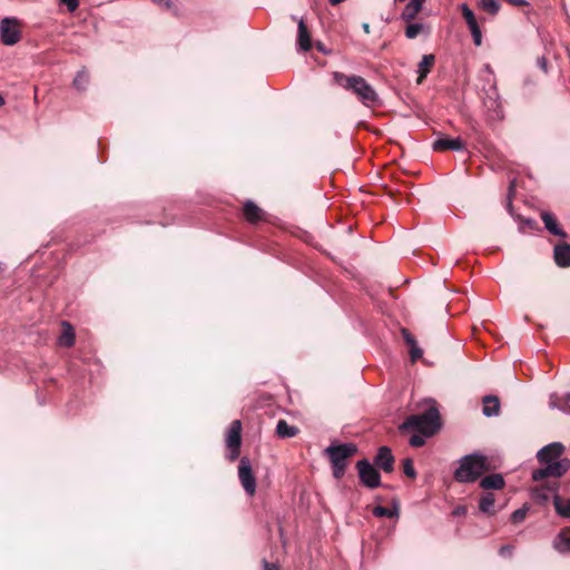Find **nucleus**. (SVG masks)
Segmentation results:
<instances>
[{"label":"nucleus","instance_id":"f257e3e1","mask_svg":"<svg viewBox=\"0 0 570 570\" xmlns=\"http://www.w3.org/2000/svg\"><path fill=\"white\" fill-rule=\"evenodd\" d=\"M564 452V445L561 442H552L537 453V459L544 464L543 468L532 472L534 481H542L547 478H560L570 469L569 459H560Z\"/></svg>","mask_w":570,"mask_h":570},{"label":"nucleus","instance_id":"f03ea898","mask_svg":"<svg viewBox=\"0 0 570 570\" xmlns=\"http://www.w3.org/2000/svg\"><path fill=\"white\" fill-rule=\"evenodd\" d=\"M441 428L439 410L430 405L420 414L410 415L400 426L401 431H415L425 435H434Z\"/></svg>","mask_w":570,"mask_h":570},{"label":"nucleus","instance_id":"7ed1b4c3","mask_svg":"<svg viewBox=\"0 0 570 570\" xmlns=\"http://www.w3.org/2000/svg\"><path fill=\"white\" fill-rule=\"evenodd\" d=\"M490 469L488 458L480 453H471L459 460L454 479L460 483H472Z\"/></svg>","mask_w":570,"mask_h":570},{"label":"nucleus","instance_id":"20e7f679","mask_svg":"<svg viewBox=\"0 0 570 570\" xmlns=\"http://www.w3.org/2000/svg\"><path fill=\"white\" fill-rule=\"evenodd\" d=\"M334 81L344 89L351 90L365 106L377 102L379 97L374 88L360 76H345L342 72L333 73Z\"/></svg>","mask_w":570,"mask_h":570},{"label":"nucleus","instance_id":"39448f33","mask_svg":"<svg viewBox=\"0 0 570 570\" xmlns=\"http://www.w3.org/2000/svg\"><path fill=\"white\" fill-rule=\"evenodd\" d=\"M356 452L357 446L354 443L330 445L325 449V453L332 463L333 475L335 479H341L343 476L347 465V459L353 456Z\"/></svg>","mask_w":570,"mask_h":570},{"label":"nucleus","instance_id":"423d86ee","mask_svg":"<svg viewBox=\"0 0 570 570\" xmlns=\"http://www.w3.org/2000/svg\"><path fill=\"white\" fill-rule=\"evenodd\" d=\"M356 468L360 481L363 485L370 489H375L381 485V475L368 460L364 459L358 461Z\"/></svg>","mask_w":570,"mask_h":570},{"label":"nucleus","instance_id":"0eeeda50","mask_svg":"<svg viewBox=\"0 0 570 570\" xmlns=\"http://www.w3.org/2000/svg\"><path fill=\"white\" fill-rule=\"evenodd\" d=\"M1 41L6 46H13L21 39L19 21L16 18L6 17L0 21Z\"/></svg>","mask_w":570,"mask_h":570},{"label":"nucleus","instance_id":"6e6552de","mask_svg":"<svg viewBox=\"0 0 570 570\" xmlns=\"http://www.w3.org/2000/svg\"><path fill=\"white\" fill-rule=\"evenodd\" d=\"M238 478L245 492L252 497L256 492V479L254 476L250 461L247 456L239 460Z\"/></svg>","mask_w":570,"mask_h":570},{"label":"nucleus","instance_id":"1a4fd4ad","mask_svg":"<svg viewBox=\"0 0 570 570\" xmlns=\"http://www.w3.org/2000/svg\"><path fill=\"white\" fill-rule=\"evenodd\" d=\"M242 423L235 420L230 423L226 435V446L229 450L228 459L234 461L239 456V449L242 444Z\"/></svg>","mask_w":570,"mask_h":570},{"label":"nucleus","instance_id":"9d476101","mask_svg":"<svg viewBox=\"0 0 570 570\" xmlns=\"http://www.w3.org/2000/svg\"><path fill=\"white\" fill-rule=\"evenodd\" d=\"M483 105L491 120H498L503 117L502 106L495 91L488 94L483 100Z\"/></svg>","mask_w":570,"mask_h":570},{"label":"nucleus","instance_id":"9b49d317","mask_svg":"<svg viewBox=\"0 0 570 570\" xmlns=\"http://www.w3.org/2000/svg\"><path fill=\"white\" fill-rule=\"evenodd\" d=\"M374 464L387 473L394 470V456L389 446H381L379 449L374 458Z\"/></svg>","mask_w":570,"mask_h":570},{"label":"nucleus","instance_id":"f8f14e48","mask_svg":"<svg viewBox=\"0 0 570 570\" xmlns=\"http://www.w3.org/2000/svg\"><path fill=\"white\" fill-rule=\"evenodd\" d=\"M296 20L295 16H292ZM312 48L311 33L303 19H297V49L299 51H308Z\"/></svg>","mask_w":570,"mask_h":570},{"label":"nucleus","instance_id":"ddd939ff","mask_svg":"<svg viewBox=\"0 0 570 570\" xmlns=\"http://www.w3.org/2000/svg\"><path fill=\"white\" fill-rule=\"evenodd\" d=\"M433 150L443 151V150H454L462 151L465 149V144L461 138H439L433 145Z\"/></svg>","mask_w":570,"mask_h":570},{"label":"nucleus","instance_id":"4468645a","mask_svg":"<svg viewBox=\"0 0 570 570\" xmlns=\"http://www.w3.org/2000/svg\"><path fill=\"white\" fill-rule=\"evenodd\" d=\"M553 258L559 267L570 266V244L561 243L554 246Z\"/></svg>","mask_w":570,"mask_h":570},{"label":"nucleus","instance_id":"2eb2a0df","mask_svg":"<svg viewBox=\"0 0 570 570\" xmlns=\"http://www.w3.org/2000/svg\"><path fill=\"white\" fill-rule=\"evenodd\" d=\"M541 219L544 224V228L552 235L559 236L561 238H566L568 235L567 233L559 226L556 217L553 214L549 212H542L541 213Z\"/></svg>","mask_w":570,"mask_h":570},{"label":"nucleus","instance_id":"dca6fc26","mask_svg":"<svg viewBox=\"0 0 570 570\" xmlns=\"http://www.w3.org/2000/svg\"><path fill=\"white\" fill-rule=\"evenodd\" d=\"M553 548L559 553H570V528H566L558 533L553 540Z\"/></svg>","mask_w":570,"mask_h":570},{"label":"nucleus","instance_id":"f3484780","mask_svg":"<svg viewBox=\"0 0 570 570\" xmlns=\"http://www.w3.org/2000/svg\"><path fill=\"white\" fill-rule=\"evenodd\" d=\"M435 62V56L432 53L424 55L422 57V60L420 61L417 66V79L416 82L420 85L423 82V80L426 78V76L430 73L432 66Z\"/></svg>","mask_w":570,"mask_h":570},{"label":"nucleus","instance_id":"a211bd4d","mask_svg":"<svg viewBox=\"0 0 570 570\" xmlns=\"http://www.w3.org/2000/svg\"><path fill=\"white\" fill-rule=\"evenodd\" d=\"M483 415L487 417L498 416L500 413V401L494 395H487L483 397Z\"/></svg>","mask_w":570,"mask_h":570},{"label":"nucleus","instance_id":"6ab92c4d","mask_svg":"<svg viewBox=\"0 0 570 570\" xmlns=\"http://www.w3.org/2000/svg\"><path fill=\"white\" fill-rule=\"evenodd\" d=\"M504 484V479L500 473L489 474L480 481V487L484 490H500Z\"/></svg>","mask_w":570,"mask_h":570},{"label":"nucleus","instance_id":"aec40b11","mask_svg":"<svg viewBox=\"0 0 570 570\" xmlns=\"http://www.w3.org/2000/svg\"><path fill=\"white\" fill-rule=\"evenodd\" d=\"M61 325L62 333L58 337V344L63 347H71L75 344L73 327L67 321H63Z\"/></svg>","mask_w":570,"mask_h":570},{"label":"nucleus","instance_id":"412c9836","mask_svg":"<svg viewBox=\"0 0 570 570\" xmlns=\"http://www.w3.org/2000/svg\"><path fill=\"white\" fill-rule=\"evenodd\" d=\"M243 213L246 220L254 224L262 219L263 210L254 202L247 200L244 204Z\"/></svg>","mask_w":570,"mask_h":570},{"label":"nucleus","instance_id":"4be33fe9","mask_svg":"<svg viewBox=\"0 0 570 570\" xmlns=\"http://www.w3.org/2000/svg\"><path fill=\"white\" fill-rule=\"evenodd\" d=\"M549 405L551 409H558L566 414H570V392L563 399H560L558 394H551Z\"/></svg>","mask_w":570,"mask_h":570},{"label":"nucleus","instance_id":"5701e85b","mask_svg":"<svg viewBox=\"0 0 570 570\" xmlns=\"http://www.w3.org/2000/svg\"><path fill=\"white\" fill-rule=\"evenodd\" d=\"M425 0H411L404 8L401 17L405 21L413 20L421 11Z\"/></svg>","mask_w":570,"mask_h":570},{"label":"nucleus","instance_id":"b1692460","mask_svg":"<svg viewBox=\"0 0 570 570\" xmlns=\"http://www.w3.org/2000/svg\"><path fill=\"white\" fill-rule=\"evenodd\" d=\"M553 505L557 513L562 518H570V498H562L553 494Z\"/></svg>","mask_w":570,"mask_h":570},{"label":"nucleus","instance_id":"393cba45","mask_svg":"<svg viewBox=\"0 0 570 570\" xmlns=\"http://www.w3.org/2000/svg\"><path fill=\"white\" fill-rule=\"evenodd\" d=\"M553 494H558L554 485L537 488L532 491L533 499L540 502H547L550 498L553 499Z\"/></svg>","mask_w":570,"mask_h":570},{"label":"nucleus","instance_id":"a878e982","mask_svg":"<svg viewBox=\"0 0 570 570\" xmlns=\"http://www.w3.org/2000/svg\"><path fill=\"white\" fill-rule=\"evenodd\" d=\"M276 433L279 438H293L298 433V429L289 425L285 420H279L276 425Z\"/></svg>","mask_w":570,"mask_h":570},{"label":"nucleus","instance_id":"bb28decb","mask_svg":"<svg viewBox=\"0 0 570 570\" xmlns=\"http://www.w3.org/2000/svg\"><path fill=\"white\" fill-rule=\"evenodd\" d=\"M494 495L490 492L483 493L479 501V509L487 514H493L494 510Z\"/></svg>","mask_w":570,"mask_h":570},{"label":"nucleus","instance_id":"cd10ccee","mask_svg":"<svg viewBox=\"0 0 570 570\" xmlns=\"http://www.w3.org/2000/svg\"><path fill=\"white\" fill-rule=\"evenodd\" d=\"M89 79L90 78L88 71L85 68H82L77 72L76 77L73 78L72 86L75 89L82 91L88 87Z\"/></svg>","mask_w":570,"mask_h":570},{"label":"nucleus","instance_id":"c85d7f7f","mask_svg":"<svg viewBox=\"0 0 570 570\" xmlns=\"http://www.w3.org/2000/svg\"><path fill=\"white\" fill-rule=\"evenodd\" d=\"M478 7L491 16H495L501 8L498 0H480Z\"/></svg>","mask_w":570,"mask_h":570},{"label":"nucleus","instance_id":"c756f323","mask_svg":"<svg viewBox=\"0 0 570 570\" xmlns=\"http://www.w3.org/2000/svg\"><path fill=\"white\" fill-rule=\"evenodd\" d=\"M373 515H375L377 518H397L399 517V507L394 505L393 509H390L386 507L376 505L373 509Z\"/></svg>","mask_w":570,"mask_h":570},{"label":"nucleus","instance_id":"7c9ffc66","mask_svg":"<svg viewBox=\"0 0 570 570\" xmlns=\"http://www.w3.org/2000/svg\"><path fill=\"white\" fill-rule=\"evenodd\" d=\"M460 9H461V13H462V16H463V18H464L469 29L474 28V27H479V23L476 21L474 12L472 11V9L466 3H462L460 6Z\"/></svg>","mask_w":570,"mask_h":570},{"label":"nucleus","instance_id":"2f4dec72","mask_svg":"<svg viewBox=\"0 0 570 570\" xmlns=\"http://www.w3.org/2000/svg\"><path fill=\"white\" fill-rule=\"evenodd\" d=\"M430 436L431 435H425V434L417 432L410 438L409 443L411 446L420 448L425 444L426 438H430Z\"/></svg>","mask_w":570,"mask_h":570},{"label":"nucleus","instance_id":"473e14b6","mask_svg":"<svg viewBox=\"0 0 570 570\" xmlns=\"http://www.w3.org/2000/svg\"><path fill=\"white\" fill-rule=\"evenodd\" d=\"M423 28V24L422 23H412V24H409L405 29V36L406 38L409 39H414L417 37V35L421 32Z\"/></svg>","mask_w":570,"mask_h":570},{"label":"nucleus","instance_id":"72a5a7b5","mask_svg":"<svg viewBox=\"0 0 570 570\" xmlns=\"http://www.w3.org/2000/svg\"><path fill=\"white\" fill-rule=\"evenodd\" d=\"M403 472L409 478H415L416 471L413 466V461L410 458L404 459L403 461Z\"/></svg>","mask_w":570,"mask_h":570},{"label":"nucleus","instance_id":"f704fd0d","mask_svg":"<svg viewBox=\"0 0 570 570\" xmlns=\"http://www.w3.org/2000/svg\"><path fill=\"white\" fill-rule=\"evenodd\" d=\"M527 512H528V509L525 507L517 509L511 514L512 522H514V523L522 522L525 519V517H527Z\"/></svg>","mask_w":570,"mask_h":570},{"label":"nucleus","instance_id":"c9c22d12","mask_svg":"<svg viewBox=\"0 0 570 570\" xmlns=\"http://www.w3.org/2000/svg\"><path fill=\"white\" fill-rule=\"evenodd\" d=\"M537 222L531 218L522 219L519 226L520 232L524 233L527 229L534 230L537 229Z\"/></svg>","mask_w":570,"mask_h":570},{"label":"nucleus","instance_id":"e433bc0d","mask_svg":"<svg viewBox=\"0 0 570 570\" xmlns=\"http://www.w3.org/2000/svg\"><path fill=\"white\" fill-rule=\"evenodd\" d=\"M422 355L423 351L416 345V343L410 346V356L412 362L417 361L419 358L422 357Z\"/></svg>","mask_w":570,"mask_h":570},{"label":"nucleus","instance_id":"4c0bfd02","mask_svg":"<svg viewBox=\"0 0 570 570\" xmlns=\"http://www.w3.org/2000/svg\"><path fill=\"white\" fill-rule=\"evenodd\" d=\"M470 31H471L474 45L475 46H481V43H482V32H481L480 27L471 28Z\"/></svg>","mask_w":570,"mask_h":570},{"label":"nucleus","instance_id":"58836bf2","mask_svg":"<svg viewBox=\"0 0 570 570\" xmlns=\"http://www.w3.org/2000/svg\"><path fill=\"white\" fill-rule=\"evenodd\" d=\"M61 3H63L69 12H75L77 8L79 7V0H59Z\"/></svg>","mask_w":570,"mask_h":570},{"label":"nucleus","instance_id":"ea45409f","mask_svg":"<svg viewBox=\"0 0 570 570\" xmlns=\"http://www.w3.org/2000/svg\"><path fill=\"white\" fill-rule=\"evenodd\" d=\"M402 335L409 346L414 345V343H416L415 338L407 330L403 328Z\"/></svg>","mask_w":570,"mask_h":570},{"label":"nucleus","instance_id":"a19ab883","mask_svg":"<svg viewBox=\"0 0 570 570\" xmlns=\"http://www.w3.org/2000/svg\"><path fill=\"white\" fill-rule=\"evenodd\" d=\"M154 3H156L157 6L164 8V9H169L171 7V1L170 0H153Z\"/></svg>","mask_w":570,"mask_h":570},{"label":"nucleus","instance_id":"79ce46f5","mask_svg":"<svg viewBox=\"0 0 570 570\" xmlns=\"http://www.w3.org/2000/svg\"><path fill=\"white\" fill-rule=\"evenodd\" d=\"M511 552H512V547L511 546H502L500 548V550H499V553L502 557L510 556Z\"/></svg>","mask_w":570,"mask_h":570},{"label":"nucleus","instance_id":"37998d69","mask_svg":"<svg viewBox=\"0 0 570 570\" xmlns=\"http://www.w3.org/2000/svg\"><path fill=\"white\" fill-rule=\"evenodd\" d=\"M263 568H264V570H281L277 564L271 563L266 560L263 561Z\"/></svg>","mask_w":570,"mask_h":570},{"label":"nucleus","instance_id":"c03bdc74","mask_svg":"<svg viewBox=\"0 0 570 570\" xmlns=\"http://www.w3.org/2000/svg\"><path fill=\"white\" fill-rule=\"evenodd\" d=\"M537 63L544 72H547V59L544 57L538 58Z\"/></svg>","mask_w":570,"mask_h":570},{"label":"nucleus","instance_id":"a18cd8bd","mask_svg":"<svg viewBox=\"0 0 570 570\" xmlns=\"http://www.w3.org/2000/svg\"><path fill=\"white\" fill-rule=\"evenodd\" d=\"M505 1L514 7H522V6L528 4V2L525 0H505Z\"/></svg>","mask_w":570,"mask_h":570},{"label":"nucleus","instance_id":"49530a36","mask_svg":"<svg viewBox=\"0 0 570 570\" xmlns=\"http://www.w3.org/2000/svg\"><path fill=\"white\" fill-rule=\"evenodd\" d=\"M514 189V183L512 181L509 187V203H508V209L511 213L512 204H511V196Z\"/></svg>","mask_w":570,"mask_h":570},{"label":"nucleus","instance_id":"de8ad7c7","mask_svg":"<svg viewBox=\"0 0 570 570\" xmlns=\"http://www.w3.org/2000/svg\"><path fill=\"white\" fill-rule=\"evenodd\" d=\"M465 512H466V509H465L464 507H462V505L456 507V508L453 510V514H454V515H463V514H465Z\"/></svg>","mask_w":570,"mask_h":570},{"label":"nucleus","instance_id":"09e8293b","mask_svg":"<svg viewBox=\"0 0 570 570\" xmlns=\"http://www.w3.org/2000/svg\"><path fill=\"white\" fill-rule=\"evenodd\" d=\"M362 28H363V30H364L366 33H370V24H368V23H366V22H365V23H363V24H362Z\"/></svg>","mask_w":570,"mask_h":570},{"label":"nucleus","instance_id":"8fccbe9b","mask_svg":"<svg viewBox=\"0 0 570 570\" xmlns=\"http://www.w3.org/2000/svg\"><path fill=\"white\" fill-rule=\"evenodd\" d=\"M316 48L322 52H326L324 46L321 42H317Z\"/></svg>","mask_w":570,"mask_h":570},{"label":"nucleus","instance_id":"3c124183","mask_svg":"<svg viewBox=\"0 0 570 570\" xmlns=\"http://www.w3.org/2000/svg\"><path fill=\"white\" fill-rule=\"evenodd\" d=\"M4 98L0 95V107H2L4 105Z\"/></svg>","mask_w":570,"mask_h":570}]
</instances>
